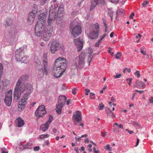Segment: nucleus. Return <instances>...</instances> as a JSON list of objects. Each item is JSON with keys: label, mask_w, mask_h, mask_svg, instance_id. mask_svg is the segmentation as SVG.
Listing matches in <instances>:
<instances>
[{"label": "nucleus", "mask_w": 153, "mask_h": 153, "mask_svg": "<svg viewBox=\"0 0 153 153\" xmlns=\"http://www.w3.org/2000/svg\"><path fill=\"white\" fill-rule=\"evenodd\" d=\"M100 44L99 42H97L94 44V46L95 47H98Z\"/></svg>", "instance_id": "nucleus-54"}, {"label": "nucleus", "mask_w": 153, "mask_h": 153, "mask_svg": "<svg viewBox=\"0 0 153 153\" xmlns=\"http://www.w3.org/2000/svg\"><path fill=\"white\" fill-rule=\"evenodd\" d=\"M53 118V117L51 116H50L48 120L46 123V124L49 125V124L51 123Z\"/></svg>", "instance_id": "nucleus-38"}, {"label": "nucleus", "mask_w": 153, "mask_h": 153, "mask_svg": "<svg viewBox=\"0 0 153 153\" xmlns=\"http://www.w3.org/2000/svg\"><path fill=\"white\" fill-rule=\"evenodd\" d=\"M135 91L136 92H137L139 93L140 94H141L143 93L144 92V91H143V90L140 91V90H135Z\"/></svg>", "instance_id": "nucleus-49"}, {"label": "nucleus", "mask_w": 153, "mask_h": 153, "mask_svg": "<svg viewBox=\"0 0 153 153\" xmlns=\"http://www.w3.org/2000/svg\"><path fill=\"white\" fill-rule=\"evenodd\" d=\"M104 0H91L90 10L94 8L97 4H104Z\"/></svg>", "instance_id": "nucleus-14"}, {"label": "nucleus", "mask_w": 153, "mask_h": 153, "mask_svg": "<svg viewBox=\"0 0 153 153\" xmlns=\"http://www.w3.org/2000/svg\"><path fill=\"white\" fill-rule=\"evenodd\" d=\"M111 100L112 102H114L115 101V99L114 98V97H111Z\"/></svg>", "instance_id": "nucleus-60"}, {"label": "nucleus", "mask_w": 153, "mask_h": 153, "mask_svg": "<svg viewBox=\"0 0 153 153\" xmlns=\"http://www.w3.org/2000/svg\"><path fill=\"white\" fill-rule=\"evenodd\" d=\"M95 147L93 148V151L94 153H99V152L98 151H97Z\"/></svg>", "instance_id": "nucleus-51"}, {"label": "nucleus", "mask_w": 153, "mask_h": 153, "mask_svg": "<svg viewBox=\"0 0 153 153\" xmlns=\"http://www.w3.org/2000/svg\"><path fill=\"white\" fill-rule=\"evenodd\" d=\"M25 51L23 49L19 48L15 51V56L16 61L18 62L21 59H23L24 56Z\"/></svg>", "instance_id": "nucleus-11"}, {"label": "nucleus", "mask_w": 153, "mask_h": 153, "mask_svg": "<svg viewBox=\"0 0 153 153\" xmlns=\"http://www.w3.org/2000/svg\"><path fill=\"white\" fill-rule=\"evenodd\" d=\"M140 52L143 55H145L146 54V52L144 50H141L140 51Z\"/></svg>", "instance_id": "nucleus-53"}, {"label": "nucleus", "mask_w": 153, "mask_h": 153, "mask_svg": "<svg viewBox=\"0 0 153 153\" xmlns=\"http://www.w3.org/2000/svg\"><path fill=\"white\" fill-rule=\"evenodd\" d=\"M85 150V148L83 146H82L81 149H79V151H84Z\"/></svg>", "instance_id": "nucleus-64"}, {"label": "nucleus", "mask_w": 153, "mask_h": 153, "mask_svg": "<svg viewBox=\"0 0 153 153\" xmlns=\"http://www.w3.org/2000/svg\"><path fill=\"white\" fill-rule=\"evenodd\" d=\"M48 0H40V4L41 5H44L48 1Z\"/></svg>", "instance_id": "nucleus-34"}, {"label": "nucleus", "mask_w": 153, "mask_h": 153, "mask_svg": "<svg viewBox=\"0 0 153 153\" xmlns=\"http://www.w3.org/2000/svg\"><path fill=\"white\" fill-rule=\"evenodd\" d=\"M150 102L151 103L153 102V97H151L149 100Z\"/></svg>", "instance_id": "nucleus-62"}, {"label": "nucleus", "mask_w": 153, "mask_h": 153, "mask_svg": "<svg viewBox=\"0 0 153 153\" xmlns=\"http://www.w3.org/2000/svg\"><path fill=\"white\" fill-rule=\"evenodd\" d=\"M71 102V100L70 99H68L66 102V105H69Z\"/></svg>", "instance_id": "nucleus-56"}, {"label": "nucleus", "mask_w": 153, "mask_h": 153, "mask_svg": "<svg viewBox=\"0 0 153 153\" xmlns=\"http://www.w3.org/2000/svg\"><path fill=\"white\" fill-rule=\"evenodd\" d=\"M88 52L90 55H92L93 53V50L92 48H88Z\"/></svg>", "instance_id": "nucleus-39"}, {"label": "nucleus", "mask_w": 153, "mask_h": 153, "mask_svg": "<svg viewBox=\"0 0 153 153\" xmlns=\"http://www.w3.org/2000/svg\"><path fill=\"white\" fill-rule=\"evenodd\" d=\"M76 89L75 88H74L72 90V93L73 94H76Z\"/></svg>", "instance_id": "nucleus-52"}, {"label": "nucleus", "mask_w": 153, "mask_h": 153, "mask_svg": "<svg viewBox=\"0 0 153 153\" xmlns=\"http://www.w3.org/2000/svg\"><path fill=\"white\" fill-rule=\"evenodd\" d=\"M107 35V33H105L102 36L100 39L97 41L98 42H99L100 44L102 40Z\"/></svg>", "instance_id": "nucleus-35"}, {"label": "nucleus", "mask_w": 153, "mask_h": 153, "mask_svg": "<svg viewBox=\"0 0 153 153\" xmlns=\"http://www.w3.org/2000/svg\"><path fill=\"white\" fill-rule=\"evenodd\" d=\"M74 22H71L70 27L72 36L74 38H75L81 33L82 30L81 27L79 25H77L74 26Z\"/></svg>", "instance_id": "nucleus-6"}, {"label": "nucleus", "mask_w": 153, "mask_h": 153, "mask_svg": "<svg viewBox=\"0 0 153 153\" xmlns=\"http://www.w3.org/2000/svg\"><path fill=\"white\" fill-rule=\"evenodd\" d=\"M139 139L138 138H137V142L136 143V145H135V146L136 147L139 144Z\"/></svg>", "instance_id": "nucleus-58"}, {"label": "nucleus", "mask_w": 153, "mask_h": 153, "mask_svg": "<svg viewBox=\"0 0 153 153\" xmlns=\"http://www.w3.org/2000/svg\"><path fill=\"white\" fill-rule=\"evenodd\" d=\"M82 39L80 37L75 39L74 41L77 48V51H80L83 47Z\"/></svg>", "instance_id": "nucleus-12"}, {"label": "nucleus", "mask_w": 153, "mask_h": 153, "mask_svg": "<svg viewBox=\"0 0 153 153\" xmlns=\"http://www.w3.org/2000/svg\"><path fill=\"white\" fill-rule=\"evenodd\" d=\"M45 114H46V111H39V110H36L35 112V115L36 117H37L38 118L40 117H42Z\"/></svg>", "instance_id": "nucleus-17"}, {"label": "nucleus", "mask_w": 153, "mask_h": 153, "mask_svg": "<svg viewBox=\"0 0 153 153\" xmlns=\"http://www.w3.org/2000/svg\"><path fill=\"white\" fill-rule=\"evenodd\" d=\"M28 57L27 56H25V55L24 56H23V59H21L19 60V61L21 62H22L25 63L27 61V58Z\"/></svg>", "instance_id": "nucleus-26"}, {"label": "nucleus", "mask_w": 153, "mask_h": 153, "mask_svg": "<svg viewBox=\"0 0 153 153\" xmlns=\"http://www.w3.org/2000/svg\"><path fill=\"white\" fill-rule=\"evenodd\" d=\"M132 124L134 126L137 128H139L140 127V125L136 122L133 121L132 122Z\"/></svg>", "instance_id": "nucleus-32"}, {"label": "nucleus", "mask_w": 153, "mask_h": 153, "mask_svg": "<svg viewBox=\"0 0 153 153\" xmlns=\"http://www.w3.org/2000/svg\"><path fill=\"white\" fill-rule=\"evenodd\" d=\"M17 120V126L19 127H21L23 126L24 124V120L22 119L20 117L18 118Z\"/></svg>", "instance_id": "nucleus-20"}, {"label": "nucleus", "mask_w": 153, "mask_h": 153, "mask_svg": "<svg viewBox=\"0 0 153 153\" xmlns=\"http://www.w3.org/2000/svg\"><path fill=\"white\" fill-rule=\"evenodd\" d=\"M105 149L108 150L109 151H111V148L110 147L109 145H107L105 147Z\"/></svg>", "instance_id": "nucleus-42"}, {"label": "nucleus", "mask_w": 153, "mask_h": 153, "mask_svg": "<svg viewBox=\"0 0 153 153\" xmlns=\"http://www.w3.org/2000/svg\"><path fill=\"white\" fill-rule=\"evenodd\" d=\"M94 96L95 94H94L91 93H90V99H95Z\"/></svg>", "instance_id": "nucleus-43"}, {"label": "nucleus", "mask_w": 153, "mask_h": 153, "mask_svg": "<svg viewBox=\"0 0 153 153\" xmlns=\"http://www.w3.org/2000/svg\"><path fill=\"white\" fill-rule=\"evenodd\" d=\"M47 56L45 54H44L43 55V67L45 70V73L47 74H48V64L47 59Z\"/></svg>", "instance_id": "nucleus-15"}, {"label": "nucleus", "mask_w": 153, "mask_h": 153, "mask_svg": "<svg viewBox=\"0 0 153 153\" xmlns=\"http://www.w3.org/2000/svg\"><path fill=\"white\" fill-rule=\"evenodd\" d=\"M102 21H103V23L104 25V27H105V33H106L107 32L108 30V26L105 22V19H103Z\"/></svg>", "instance_id": "nucleus-30"}, {"label": "nucleus", "mask_w": 153, "mask_h": 153, "mask_svg": "<svg viewBox=\"0 0 153 153\" xmlns=\"http://www.w3.org/2000/svg\"><path fill=\"white\" fill-rule=\"evenodd\" d=\"M124 13V10L122 9L118 10L117 11L116 16V19H117V18L119 16H122Z\"/></svg>", "instance_id": "nucleus-19"}, {"label": "nucleus", "mask_w": 153, "mask_h": 153, "mask_svg": "<svg viewBox=\"0 0 153 153\" xmlns=\"http://www.w3.org/2000/svg\"><path fill=\"white\" fill-rule=\"evenodd\" d=\"M134 15V13H132L129 16V18L130 19H132L133 18V16Z\"/></svg>", "instance_id": "nucleus-50"}, {"label": "nucleus", "mask_w": 153, "mask_h": 153, "mask_svg": "<svg viewBox=\"0 0 153 153\" xmlns=\"http://www.w3.org/2000/svg\"><path fill=\"white\" fill-rule=\"evenodd\" d=\"M104 105L102 103H100L99 104V109L100 110H102L104 107Z\"/></svg>", "instance_id": "nucleus-40"}, {"label": "nucleus", "mask_w": 153, "mask_h": 153, "mask_svg": "<svg viewBox=\"0 0 153 153\" xmlns=\"http://www.w3.org/2000/svg\"><path fill=\"white\" fill-rule=\"evenodd\" d=\"M126 131H128V132L130 134H131L134 133L133 131L129 130L128 129H126Z\"/></svg>", "instance_id": "nucleus-55"}, {"label": "nucleus", "mask_w": 153, "mask_h": 153, "mask_svg": "<svg viewBox=\"0 0 153 153\" xmlns=\"http://www.w3.org/2000/svg\"><path fill=\"white\" fill-rule=\"evenodd\" d=\"M59 45V42L53 39L50 48V51H51V52L53 53H54L57 51Z\"/></svg>", "instance_id": "nucleus-13"}, {"label": "nucleus", "mask_w": 153, "mask_h": 153, "mask_svg": "<svg viewBox=\"0 0 153 153\" xmlns=\"http://www.w3.org/2000/svg\"><path fill=\"white\" fill-rule=\"evenodd\" d=\"M56 2L54 4L53 9L49 11V15L48 20V25L47 27L42 29V27L45 23V19L44 17H40L38 18L39 20L37 22L35 26V31L36 35L37 36H40L42 34L43 35V39L47 42L49 39L53 32V24L56 18H58L56 16V9L58 8V4H57L56 0L52 1V3Z\"/></svg>", "instance_id": "nucleus-1"}, {"label": "nucleus", "mask_w": 153, "mask_h": 153, "mask_svg": "<svg viewBox=\"0 0 153 153\" xmlns=\"http://www.w3.org/2000/svg\"><path fill=\"white\" fill-rule=\"evenodd\" d=\"M13 91L10 90L6 93L4 102L6 105L10 107L11 106L12 102Z\"/></svg>", "instance_id": "nucleus-8"}, {"label": "nucleus", "mask_w": 153, "mask_h": 153, "mask_svg": "<svg viewBox=\"0 0 153 153\" xmlns=\"http://www.w3.org/2000/svg\"><path fill=\"white\" fill-rule=\"evenodd\" d=\"M34 17L35 15L33 12L29 13L27 19L28 22H29V21L30 24L32 23L34 20Z\"/></svg>", "instance_id": "nucleus-18"}, {"label": "nucleus", "mask_w": 153, "mask_h": 153, "mask_svg": "<svg viewBox=\"0 0 153 153\" xmlns=\"http://www.w3.org/2000/svg\"><path fill=\"white\" fill-rule=\"evenodd\" d=\"M99 28V25L97 23L91 25L90 27L89 35V37L90 39H96L98 37Z\"/></svg>", "instance_id": "nucleus-4"}, {"label": "nucleus", "mask_w": 153, "mask_h": 153, "mask_svg": "<svg viewBox=\"0 0 153 153\" xmlns=\"http://www.w3.org/2000/svg\"><path fill=\"white\" fill-rule=\"evenodd\" d=\"M28 78L27 75L22 76L16 83L13 91V98L18 100L22 94H24L18 104V110L22 111L25 108L28 96L32 93L33 89L32 85L26 82Z\"/></svg>", "instance_id": "nucleus-2"}, {"label": "nucleus", "mask_w": 153, "mask_h": 153, "mask_svg": "<svg viewBox=\"0 0 153 153\" xmlns=\"http://www.w3.org/2000/svg\"><path fill=\"white\" fill-rule=\"evenodd\" d=\"M126 80L127 81H129V82H128V84L129 85H131L132 82V78H129L127 79Z\"/></svg>", "instance_id": "nucleus-45"}, {"label": "nucleus", "mask_w": 153, "mask_h": 153, "mask_svg": "<svg viewBox=\"0 0 153 153\" xmlns=\"http://www.w3.org/2000/svg\"><path fill=\"white\" fill-rule=\"evenodd\" d=\"M72 119L75 125L79 124L82 121L81 114L80 111H76L74 113Z\"/></svg>", "instance_id": "nucleus-9"}, {"label": "nucleus", "mask_w": 153, "mask_h": 153, "mask_svg": "<svg viewBox=\"0 0 153 153\" xmlns=\"http://www.w3.org/2000/svg\"><path fill=\"white\" fill-rule=\"evenodd\" d=\"M121 76V75L120 74H118L116 75L115 76H114V78L115 79H117L118 78H119Z\"/></svg>", "instance_id": "nucleus-48"}, {"label": "nucleus", "mask_w": 153, "mask_h": 153, "mask_svg": "<svg viewBox=\"0 0 153 153\" xmlns=\"http://www.w3.org/2000/svg\"><path fill=\"white\" fill-rule=\"evenodd\" d=\"M134 75L137 76V78H139L140 76V72L139 71H137L134 73Z\"/></svg>", "instance_id": "nucleus-37"}, {"label": "nucleus", "mask_w": 153, "mask_h": 153, "mask_svg": "<svg viewBox=\"0 0 153 153\" xmlns=\"http://www.w3.org/2000/svg\"><path fill=\"white\" fill-rule=\"evenodd\" d=\"M88 135L87 134H84L82 135L81 137H79L78 138L75 137V139L76 140L78 141L82 139L81 138L86 137H88Z\"/></svg>", "instance_id": "nucleus-28"}, {"label": "nucleus", "mask_w": 153, "mask_h": 153, "mask_svg": "<svg viewBox=\"0 0 153 153\" xmlns=\"http://www.w3.org/2000/svg\"><path fill=\"white\" fill-rule=\"evenodd\" d=\"M85 94L86 95H88V93L90 92V90L87 89H85Z\"/></svg>", "instance_id": "nucleus-47"}, {"label": "nucleus", "mask_w": 153, "mask_h": 153, "mask_svg": "<svg viewBox=\"0 0 153 153\" xmlns=\"http://www.w3.org/2000/svg\"><path fill=\"white\" fill-rule=\"evenodd\" d=\"M49 136V135L48 134H42L40 136V138L41 139H43L45 138L48 137Z\"/></svg>", "instance_id": "nucleus-33"}, {"label": "nucleus", "mask_w": 153, "mask_h": 153, "mask_svg": "<svg viewBox=\"0 0 153 153\" xmlns=\"http://www.w3.org/2000/svg\"><path fill=\"white\" fill-rule=\"evenodd\" d=\"M145 87V84L142 81L137 80L134 85V87H135L139 88L140 87H142L143 88Z\"/></svg>", "instance_id": "nucleus-16"}, {"label": "nucleus", "mask_w": 153, "mask_h": 153, "mask_svg": "<svg viewBox=\"0 0 153 153\" xmlns=\"http://www.w3.org/2000/svg\"><path fill=\"white\" fill-rule=\"evenodd\" d=\"M64 12L63 6L62 4H60L58 10L57 16L58 18L56 19V23L59 24L60 22V21L62 19L61 17L63 16Z\"/></svg>", "instance_id": "nucleus-10"}, {"label": "nucleus", "mask_w": 153, "mask_h": 153, "mask_svg": "<svg viewBox=\"0 0 153 153\" xmlns=\"http://www.w3.org/2000/svg\"><path fill=\"white\" fill-rule=\"evenodd\" d=\"M67 66L66 60L65 58L59 57L57 59L53 68L54 71V76L56 78L60 77L65 71Z\"/></svg>", "instance_id": "nucleus-3"}, {"label": "nucleus", "mask_w": 153, "mask_h": 153, "mask_svg": "<svg viewBox=\"0 0 153 153\" xmlns=\"http://www.w3.org/2000/svg\"><path fill=\"white\" fill-rule=\"evenodd\" d=\"M36 110H39V111H45V106L43 105L39 106Z\"/></svg>", "instance_id": "nucleus-29"}, {"label": "nucleus", "mask_w": 153, "mask_h": 153, "mask_svg": "<svg viewBox=\"0 0 153 153\" xmlns=\"http://www.w3.org/2000/svg\"><path fill=\"white\" fill-rule=\"evenodd\" d=\"M66 97L64 95L59 97L58 103L56 105V113L60 114L62 113V108L65 104Z\"/></svg>", "instance_id": "nucleus-5"}, {"label": "nucleus", "mask_w": 153, "mask_h": 153, "mask_svg": "<svg viewBox=\"0 0 153 153\" xmlns=\"http://www.w3.org/2000/svg\"><path fill=\"white\" fill-rule=\"evenodd\" d=\"M149 1H144L142 4V5L143 7H146V5L148 3Z\"/></svg>", "instance_id": "nucleus-41"}, {"label": "nucleus", "mask_w": 153, "mask_h": 153, "mask_svg": "<svg viewBox=\"0 0 153 153\" xmlns=\"http://www.w3.org/2000/svg\"><path fill=\"white\" fill-rule=\"evenodd\" d=\"M122 53L120 52H117L115 55V57L116 59H119L121 56Z\"/></svg>", "instance_id": "nucleus-31"}, {"label": "nucleus", "mask_w": 153, "mask_h": 153, "mask_svg": "<svg viewBox=\"0 0 153 153\" xmlns=\"http://www.w3.org/2000/svg\"><path fill=\"white\" fill-rule=\"evenodd\" d=\"M6 23L7 26H10L12 24V20L10 18H8L6 21Z\"/></svg>", "instance_id": "nucleus-25"}, {"label": "nucleus", "mask_w": 153, "mask_h": 153, "mask_svg": "<svg viewBox=\"0 0 153 153\" xmlns=\"http://www.w3.org/2000/svg\"><path fill=\"white\" fill-rule=\"evenodd\" d=\"M33 146V144L31 142H27L25 144L22 146L23 149H31Z\"/></svg>", "instance_id": "nucleus-21"}, {"label": "nucleus", "mask_w": 153, "mask_h": 153, "mask_svg": "<svg viewBox=\"0 0 153 153\" xmlns=\"http://www.w3.org/2000/svg\"><path fill=\"white\" fill-rule=\"evenodd\" d=\"M112 3H116L118 2L119 0H110Z\"/></svg>", "instance_id": "nucleus-59"}, {"label": "nucleus", "mask_w": 153, "mask_h": 153, "mask_svg": "<svg viewBox=\"0 0 153 153\" xmlns=\"http://www.w3.org/2000/svg\"><path fill=\"white\" fill-rule=\"evenodd\" d=\"M45 145H48L49 144V142L48 140H46L45 142Z\"/></svg>", "instance_id": "nucleus-63"}, {"label": "nucleus", "mask_w": 153, "mask_h": 153, "mask_svg": "<svg viewBox=\"0 0 153 153\" xmlns=\"http://www.w3.org/2000/svg\"><path fill=\"white\" fill-rule=\"evenodd\" d=\"M92 55H90L88 56V65H90V62L91 61V59L92 58V57L91 56Z\"/></svg>", "instance_id": "nucleus-44"}, {"label": "nucleus", "mask_w": 153, "mask_h": 153, "mask_svg": "<svg viewBox=\"0 0 153 153\" xmlns=\"http://www.w3.org/2000/svg\"><path fill=\"white\" fill-rule=\"evenodd\" d=\"M35 63L37 64V65H39V67H40L42 68V65H41V62L39 59H37L36 60V61H35Z\"/></svg>", "instance_id": "nucleus-36"}, {"label": "nucleus", "mask_w": 153, "mask_h": 153, "mask_svg": "<svg viewBox=\"0 0 153 153\" xmlns=\"http://www.w3.org/2000/svg\"><path fill=\"white\" fill-rule=\"evenodd\" d=\"M106 113L108 116H110L111 118L115 117L113 113L111 111V110L109 108H108L106 109Z\"/></svg>", "instance_id": "nucleus-22"}, {"label": "nucleus", "mask_w": 153, "mask_h": 153, "mask_svg": "<svg viewBox=\"0 0 153 153\" xmlns=\"http://www.w3.org/2000/svg\"><path fill=\"white\" fill-rule=\"evenodd\" d=\"M113 131L115 133H117L118 132H119V130H118V129L116 128H115L114 129Z\"/></svg>", "instance_id": "nucleus-57"}, {"label": "nucleus", "mask_w": 153, "mask_h": 153, "mask_svg": "<svg viewBox=\"0 0 153 153\" xmlns=\"http://www.w3.org/2000/svg\"><path fill=\"white\" fill-rule=\"evenodd\" d=\"M39 147L38 146H36L34 147L33 149L35 151H37L39 150Z\"/></svg>", "instance_id": "nucleus-46"}, {"label": "nucleus", "mask_w": 153, "mask_h": 153, "mask_svg": "<svg viewBox=\"0 0 153 153\" xmlns=\"http://www.w3.org/2000/svg\"><path fill=\"white\" fill-rule=\"evenodd\" d=\"M108 15L111 18V21H112L114 12L112 10V9L108 8Z\"/></svg>", "instance_id": "nucleus-24"}, {"label": "nucleus", "mask_w": 153, "mask_h": 153, "mask_svg": "<svg viewBox=\"0 0 153 153\" xmlns=\"http://www.w3.org/2000/svg\"><path fill=\"white\" fill-rule=\"evenodd\" d=\"M39 69H40L38 73L39 75H40L41 76H42L43 75L44 73L46 75H47L48 74H46L45 73V71H44V72H43V69H42V67L41 68L40 67H39ZM44 70H45L44 69Z\"/></svg>", "instance_id": "nucleus-27"}, {"label": "nucleus", "mask_w": 153, "mask_h": 153, "mask_svg": "<svg viewBox=\"0 0 153 153\" xmlns=\"http://www.w3.org/2000/svg\"><path fill=\"white\" fill-rule=\"evenodd\" d=\"M86 55L85 53H82L76 59L77 60L78 67L79 69L83 68L85 64V58Z\"/></svg>", "instance_id": "nucleus-7"}, {"label": "nucleus", "mask_w": 153, "mask_h": 153, "mask_svg": "<svg viewBox=\"0 0 153 153\" xmlns=\"http://www.w3.org/2000/svg\"><path fill=\"white\" fill-rule=\"evenodd\" d=\"M106 132H105V133H103L102 132H101V135L102 137H105L106 135Z\"/></svg>", "instance_id": "nucleus-61"}, {"label": "nucleus", "mask_w": 153, "mask_h": 153, "mask_svg": "<svg viewBox=\"0 0 153 153\" xmlns=\"http://www.w3.org/2000/svg\"><path fill=\"white\" fill-rule=\"evenodd\" d=\"M49 127V125L46 123L45 124L42 125L40 126L41 129L43 131H45L48 130Z\"/></svg>", "instance_id": "nucleus-23"}]
</instances>
